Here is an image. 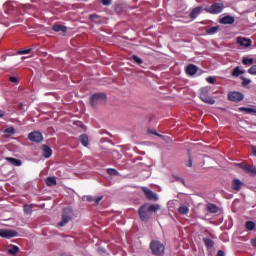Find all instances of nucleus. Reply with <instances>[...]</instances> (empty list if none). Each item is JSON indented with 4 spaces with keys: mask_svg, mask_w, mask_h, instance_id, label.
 Masks as SVG:
<instances>
[{
    "mask_svg": "<svg viewBox=\"0 0 256 256\" xmlns=\"http://www.w3.org/2000/svg\"><path fill=\"white\" fill-rule=\"evenodd\" d=\"M245 73L244 70H241L239 66L233 69L232 71V77H239L240 75H243Z\"/></svg>",
    "mask_w": 256,
    "mask_h": 256,
    "instance_id": "obj_22",
    "label": "nucleus"
},
{
    "mask_svg": "<svg viewBox=\"0 0 256 256\" xmlns=\"http://www.w3.org/2000/svg\"><path fill=\"white\" fill-rule=\"evenodd\" d=\"M223 9H225V4L216 2L210 7H206L204 10L211 15H219V13H223Z\"/></svg>",
    "mask_w": 256,
    "mask_h": 256,
    "instance_id": "obj_6",
    "label": "nucleus"
},
{
    "mask_svg": "<svg viewBox=\"0 0 256 256\" xmlns=\"http://www.w3.org/2000/svg\"><path fill=\"white\" fill-rule=\"evenodd\" d=\"M249 165L248 164H245L242 169L244 170L245 173H247V169H248Z\"/></svg>",
    "mask_w": 256,
    "mask_h": 256,
    "instance_id": "obj_48",
    "label": "nucleus"
},
{
    "mask_svg": "<svg viewBox=\"0 0 256 256\" xmlns=\"http://www.w3.org/2000/svg\"><path fill=\"white\" fill-rule=\"evenodd\" d=\"M239 111L240 113H247L248 115H251L252 113L256 115V108L240 107Z\"/></svg>",
    "mask_w": 256,
    "mask_h": 256,
    "instance_id": "obj_20",
    "label": "nucleus"
},
{
    "mask_svg": "<svg viewBox=\"0 0 256 256\" xmlns=\"http://www.w3.org/2000/svg\"><path fill=\"white\" fill-rule=\"evenodd\" d=\"M216 256H225V251L219 250Z\"/></svg>",
    "mask_w": 256,
    "mask_h": 256,
    "instance_id": "obj_45",
    "label": "nucleus"
},
{
    "mask_svg": "<svg viewBox=\"0 0 256 256\" xmlns=\"http://www.w3.org/2000/svg\"><path fill=\"white\" fill-rule=\"evenodd\" d=\"M251 244L253 245V247H256V238L251 240Z\"/></svg>",
    "mask_w": 256,
    "mask_h": 256,
    "instance_id": "obj_49",
    "label": "nucleus"
},
{
    "mask_svg": "<svg viewBox=\"0 0 256 256\" xmlns=\"http://www.w3.org/2000/svg\"><path fill=\"white\" fill-rule=\"evenodd\" d=\"M46 185L48 187H53V186L57 185V179L55 177L46 178Z\"/></svg>",
    "mask_w": 256,
    "mask_h": 256,
    "instance_id": "obj_23",
    "label": "nucleus"
},
{
    "mask_svg": "<svg viewBox=\"0 0 256 256\" xmlns=\"http://www.w3.org/2000/svg\"><path fill=\"white\" fill-rule=\"evenodd\" d=\"M29 53H31V48L26 50H19L17 55H29Z\"/></svg>",
    "mask_w": 256,
    "mask_h": 256,
    "instance_id": "obj_35",
    "label": "nucleus"
},
{
    "mask_svg": "<svg viewBox=\"0 0 256 256\" xmlns=\"http://www.w3.org/2000/svg\"><path fill=\"white\" fill-rule=\"evenodd\" d=\"M6 161L10 162V164L14 165L15 167H21V165H23V162L17 158L7 157Z\"/></svg>",
    "mask_w": 256,
    "mask_h": 256,
    "instance_id": "obj_17",
    "label": "nucleus"
},
{
    "mask_svg": "<svg viewBox=\"0 0 256 256\" xmlns=\"http://www.w3.org/2000/svg\"><path fill=\"white\" fill-rule=\"evenodd\" d=\"M103 200V196H99L97 198H94L93 205H98Z\"/></svg>",
    "mask_w": 256,
    "mask_h": 256,
    "instance_id": "obj_41",
    "label": "nucleus"
},
{
    "mask_svg": "<svg viewBox=\"0 0 256 256\" xmlns=\"http://www.w3.org/2000/svg\"><path fill=\"white\" fill-rule=\"evenodd\" d=\"M79 141L84 147H89V137L87 134L80 135Z\"/></svg>",
    "mask_w": 256,
    "mask_h": 256,
    "instance_id": "obj_19",
    "label": "nucleus"
},
{
    "mask_svg": "<svg viewBox=\"0 0 256 256\" xmlns=\"http://www.w3.org/2000/svg\"><path fill=\"white\" fill-rule=\"evenodd\" d=\"M207 83H210L211 85H215V78L213 76H209L206 78Z\"/></svg>",
    "mask_w": 256,
    "mask_h": 256,
    "instance_id": "obj_40",
    "label": "nucleus"
},
{
    "mask_svg": "<svg viewBox=\"0 0 256 256\" xmlns=\"http://www.w3.org/2000/svg\"><path fill=\"white\" fill-rule=\"evenodd\" d=\"M107 173L108 175H119V172L115 168H108Z\"/></svg>",
    "mask_w": 256,
    "mask_h": 256,
    "instance_id": "obj_34",
    "label": "nucleus"
},
{
    "mask_svg": "<svg viewBox=\"0 0 256 256\" xmlns=\"http://www.w3.org/2000/svg\"><path fill=\"white\" fill-rule=\"evenodd\" d=\"M142 191L146 198H148L149 201H159V197L157 196V193L151 191V189L147 187H142Z\"/></svg>",
    "mask_w": 256,
    "mask_h": 256,
    "instance_id": "obj_9",
    "label": "nucleus"
},
{
    "mask_svg": "<svg viewBox=\"0 0 256 256\" xmlns=\"http://www.w3.org/2000/svg\"><path fill=\"white\" fill-rule=\"evenodd\" d=\"M105 101H107V94L105 93H96L93 94L90 98V103L92 107H97V105H101Z\"/></svg>",
    "mask_w": 256,
    "mask_h": 256,
    "instance_id": "obj_3",
    "label": "nucleus"
},
{
    "mask_svg": "<svg viewBox=\"0 0 256 256\" xmlns=\"http://www.w3.org/2000/svg\"><path fill=\"white\" fill-rule=\"evenodd\" d=\"M100 2L102 3V5H104L105 7H109V5H111L113 3V0H100Z\"/></svg>",
    "mask_w": 256,
    "mask_h": 256,
    "instance_id": "obj_37",
    "label": "nucleus"
},
{
    "mask_svg": "<svg viewBox=\"0 0 256 256\" xmlns=\"http://www.w3.org/2000/svg\"><path fill=\"white\" fill-rule=\"evenodd\" d=\"M159 209H161V205L159 204L146 203L138 209V215L141 221H149L153 213H157Z\"/></svg>",
    "mask_w": 256,
    "mask_h": 256,
    "instance_id": "obj_1",
    "label": "nucleus"
},
{
    "mask_svg": "<svg viewBox=\"0 0 256 256\" xmlns=\"http://www.w3.org/2000/svg\"><path fill=\"white\" fill-rule=\"evenodd\" d=\"M178 213H180V215H187L189 213V208L187 207V205L182 204L179 208H178Z\"/></svg>",
    "mask_w": 256,
    "mask_h": 256,
    "instance_id": "obj_24",
    "label": "nucleus"
},
{
    "mask_svg": "<svg viewBox=\"0 0 256 256\" xmlns=\"http://www.w3.org/2000/svg\"><path fill=\"white\" fill-rule=\"evenodd\" d=\"M132 59L135 63H137V65H141L143 63V59H141L139 56L137 55H133Z\"/></svg>",
    "mask_w": 256,
    "mask_h": 256,
    "instance_id": "obj_33",
    "label": "nucleus"
},
{
    "mask_svg": "<svg viewBox=\"0 0 256 256\" xmlns=\"http://www.w3.org/2000/svg\"><path fill=\"white\" fill-rule=\"evenodd\" d=\"M153 135H157L158 137H163L161 134H158L157 132H151Z\"/></svg>",
    "mask_w": 256,
    "mask_h": 256,
    "instance_id": "obj_52",
    "label": "nucleus"
},
{
    "mask_svg": "<svg viewBox=\"0 0 256 256\" xmlns=\"http://www.w3.org/2000/svg\"><path fill=\"white\" fill-rule=\"evenodd\" d=\"M83 1H87V0H83Z\"/></svg>",
    "mask_w": 256,
    "mask_h": 256,
    "instance_id": "obj_56",
    "label": "nucleus"
},
{
    "mask_svg": "<svg viewBox=\"0 0 256 256\" xmlns=\"http://www.w3.org/2000/svg\"><path fill=\"white\" fill-rule=\"evenodd\" d=\"M219 23H221V25H233V23H235V17L231 15L224 16L220 19Z\"/></svg>",
    "mask_w": 256,
    "mask_h": 256,
    "instance_id": "obj_11",
    "label": "nucleus"
},
{
    "mask_svg": "<svg viewBox=\"0 0 256 256\" xmlns=\"http://www.w3.org/2000/svg\"><path fill=\"white\" fill-rule=\"evenodd\" d=\"M237 43L238 45H241V47H245L247 49V47H251V39H247L245 37H237Z\"/></svg>",
    "mask_w": 256,
    "mask_h": 256,
    "instance_id": "obj_12",
    "label": "nucleus"
},
{
    "mask_svg": "<svg viewBox=\"0 0 256 256\" xmlns=\"http://www.w3.org/2000/svg\"><path fill=\"white\" fill-rule=\"evenodd\" d=\"M52 31H55V33H67V26L55 24L52 26Z\"/></svg>",
    "mask_w": 256,
    "mask_h": 256,
    "instance_id": "obj_13",
    "label": "nucleus"
},
{
    "mask_svg": "<svg viewBox=\"0 0 256 256\" xmlns=\"http://www.w3.org/2000/svg\"><path fill=\"white\" fill-rule=\"evenodd\" d=\"M242 63L243 65H253L254 60L253 58H243Z\"/></svg>",
    "mask_w": 256,
    "mask_h": 256,
    "instance_id": "obj_31",
    "label": "nucleus"
},
{
    "mask_svg": "<svg viewBox=\"0 0 256 256\" xmlns=\"http://www.w3.org/2000/svg\"><path fill=\"white\" fill-rule=\"evenodd\" d=\"M187 167H193V160L190 158Z\"/></svg>",
    "mask_w": 256,
    "mask_h": 256,
    "instance_id": "obj_46",
    "label": "nucleus"
},
{
    "mask_svg": "<svg viewBox=\"0 0 256 256\" xmlns=\"http://www.w3.org/2000/svg\"><path fill=\"white\" fill-rule=\"evenodd\" d=\"M228 99L229 101H233L234 103H240V101H243V99H245V95H243V93L241 92H230L228 93Z\"/></svg>",
    "mask_w": 256,
    "mask_h": 256,
    "instance_id": "obj_8",
    "label": "nucleus"
},
{
    "mask_svg": "<svg viewBox=\"0 0 256 256\" xmlns=\"http://www.w3.org/2000/svg\"><path fill=\"white\" fill-rule=\"evenodd\" d=\"M245 164L244 163H238L237 164V166L240 168V169H243V166H244Z\"/></svg>",
    "mask_w": 256,
    "mask_h": 256,
    "instance_id": "obj_51",
    "label": "nucleus"
},
{
    "mask_svg": "<svg viewBox=\"0 0 256 256\" xmlns=\"http://www.w3.org/2000/svg\"><path fill=\"white\" fill-rule=\"evenodd\" d=\"M5 8L8 9V11H13V6L9 3L5 4Z\"/></svg>",
    "mask_w": 256,
    "mask_h": 256,
    "instance_id": "obj_43",
    "label": "nucleus"
},
{
    "mask_svg": "<svg viewBox=\"0 0 256 256\" xmlns=\"http://www.w3.org/2000/svg\"><path fill=\"white\" fill-rule=\"evenodd\" d=\"M5 117V112L4 111H0V119Z\"/></svg>",
    "mask_w": 256,
    "mask_h": 256,
    "instance_id": "obj_50",
    "label": "nucleus"
},
{
    "mask_svg": "<svg viewBox=\"0 0 256 256\" xmlns=\"http://www.w3.org/2000/svg\"><path fill=\"white\" fill-rule=\"evenodd\" d=\"M8 253L10 255H17V253H19V247L15 245H10L8 247Z\"/></svg>",
    "mask_w": 256,
    "mask_h": 256,
    "instance_id": "obj_26",
    "label": "nucleus"
},
{
    "mask_svg": "<svg viewBox=\"0 0 256 256\" xmlns=\"http://www.w3.org/2000/svg\"><path fill=\"white\" fill-rule=\"evenodd\" d=\"M5 133H8V135H15V128L9 127L5 130Z\"/></svg>",
    "mask_w": 256,
    "mask_h": 256,
    "instance_id": "obj_39",
    "label": "nucleus"
},
{
    "mask_svg": "<svg viewBox=\"0 0 256 256\" xmlns=\"http://www.w3.org/2000/svg\"><path fill=\"white\" fill-rule=\"evenodd\" d=\"M207 211H209V213H218L219 208L217 207V205L210 203L207 205L206 207Z\"/></svg>",
    "mask_w": 256,
    "mask_h": 256,
    "instance_id": "obj_21",
    "label": "nucleus"
},
{
    "mask_svg": "<svg viewBox=\"0 0 256 256\" xmlns=\"http://www.w3.org/2000/svg\"><path fill=\"white\" fill-rule=\"evenodd\" d=\"M245 227L247 231H253L256 227V224L253 221H247Z\"/></svg>",
    "mask_w": 256,
    "mask_h": 256,
    "instance_id": "obj_28",
    "label": "nucleus"
},
{
    "mask_svg": "<svg viewBox=\"0 0 256 256\" xmlns=\"http://www.w3.org/2000/svg\"><path fill=\"white\" fill-rule=\"evenodd\" d=\"M246 173H248V175H256V167L248 165V169L246 170Z\"/></svg>",
    "mask_w": 256,
    "mask_h": 256,
    "instance_id": "obj_30",
    "label": "nucleus"
},
{
    "mask_svg": "<svg viewBox=\"0 0 256 256\" xmlns=\"http://www.w3.org/2000/svg\"><path fill=\"white\" fill-rule=\"evenodd\" d=\"M18 107H19V109H23V103H20V104L18 105Z\"/></svg>",
    "mask_w": 256,
    "mask_h": 256,
    "instance_id": "obj_53",
    "label": "nucleus"
},
{
    "mask_svg": "<svg viewBox=\"0 0 256 256\" xmlns=\"http://www.w3.org/2000/svg\"><path fill=\"white\" fill-rule=\"evenodd\" d=\"M200 99L207 105H215V99L209 96V87H203L200 89Z\"/></svg>",
    "mask_w": 256,
    "mask_h": 256,
    "instance_id": "obj_4",
    "label": "nucleus"
},
{
    "mask_svg": "<svg viewBox=\"0 0 256 256\" xmlns=\"http://www.w3.org/2000/svg\"><path fill=\"white\" fill-rule=\"evenodd\" d=\"M203 243L207 249H211L213 245H215V242L211 240L210 238H203Z\"/></svg>",
    "mask_w": 256,
    "mask_h": 256,
    "instance_id": "obj_25",
    "label": "nucleus"
},
{
    "mask_svg": "<svg viewBox=\"0 0 256 256\" xmlns=\"http://www.w3.org/2000/svg\"><path fill=\"white\" fill-rule=\"evenodd\" d=\"M251 153L254 157H256V146H252Z\"/></svg>",
    "mask_w": 256,
    "mask_h": 256,
    "instance_id": "obj_44",
    "label": "nucleus"
},
{
    "mask_svg": "<svg viewBox=\"0 0 256 256\" xmlns=\"http://www.w3.org/2000/svg\"><path fill=\"white\" fill-rule=\"evenodd\" d=\"M18 235V231L11 229H0V237L3 239H13V237H17Z\"/></svg>",
    "mask_w": 256,
    "mask_h": 256,
    "instance_id": "obj_7",
    "label": "nucleus"
},
{
    "mask_svg": "<svg viewBox=\"0 0 256 256\" xmlns=\"http://www.w3.org/2000/svg\"><path fill=\"white\" fill-rule=\"evenodd\" d=\"M249 75H256V65H253L248 69Z\"/></svg>",
    "mask_w": 256,
    "mask_h": 256,
    "instance_id": "obj_38",
    "label": "nucleus"
},
{
    "mask_svg": "<svg viewBox=\"0 0 256 256\" xmlns=\"http://www.w3.org/2000/svg\"><path fill=\"white\" fill-rule=\"evenodd\" d=\"M240 79L242 80V85L244 87H247V85H250V83H251V79H247L244 76H241Z\"/></svg>",
    "mask_w": 256,
    "mask_h": 256,
    "instance_id": "obj_32",
    "label": "nucleus"
},
{
    "mask_svg": "<svg viewBox=\"0 0 256 256\" xmlns=\"http://www.w3.org/2000/svg\"><path fill=\"white\" fill-rule=\"evenodd\" d=\"M28 139L34 143H41L43 141V134L39 131H34L28 135Z\"/></svg>",
    "mask_w": 256,
    "mask_h": 256,
    "instance_id": "obj_10",
    "label": "nucleus"
},
{
    "mask_svg": "<svg viewBox=\"0 0 256 256\" xmlns=\"http://www.w3.org/2000/svg\"><path fill=\"white\" fill-rule=\"evenodd\" d=\"M150 249L152 255L164 256L165 255V245L161 241L152 240L150 243Z\"/></svg>",
    "mask_w": 256,
    "mask_h": 256,
    "instance_id": "obj_2",
    "label": "nucleus"
},
{
    "mask_svg": "<svg viewBox=\"0 0 256 256\" xmlns=\"http://www.w3.org/2000/svg\"><path fill=\"white\" fill-rule=\"evenodd\" d=\"M219 31V26H213L206 30L207 35H215Z\"/></svg>",
    "mask_w": 256,
    "mask_h": 256,
    "instance_id": "obj_27",
    "label": "nucleus"
},
{
    "mask_svg": "<svg viewBox=\"0 0 256 256\" xmlns=\"http://www.w3.org/2000/svg\"><path fill=\"white\" fill-rule=\"evenodd\" d=\"M197 66L195 64H189L186 68V73L187 75H195V73H197Z\"/></svg>",
    "mask_w": 256,
    "mask_h": 256,
    "instance_id": "obj_18",
    "label": "nucleus"
},
{
    "mask_svg": "<svg viewBox=\"0 0 256 256\" xmlns=\"http://www.w3.org/2000/svg\"><path fill=\"white\" fill-rule=\"evenodd\" d=\"M97 17H98L97 14H91V15H90V19H91L92 21H93V19H97Z\"/></svg>",
    "mask_w": 256,
    "mask_h": 256,
    "instance_id": "obj_47",
    "label": "nucleus"
},
{
    "mask_svg": "<svg viewBox=\"0 0 256 256\" xmlns=\"http://www.w3.org/2000/svg\"><path fill=\"white\" fill-rule=\"evenodd\" d=\"M9 81H10V83H15V85L19 84V78L15 77V76H10Z\"/></svg>",
    "mask_w": 256,
    "mask_h": 256,
    "instance_id": "obj_36",
    "label": "nucleus"
},
{
    "mask_svg": "<svg viewBox=\"0 0 256 256\" xmlns=\"http://www.w3.org/2000/svg\"><path fill=\"white\" fill-rule=\"evenodd\" d=\"M24 213L25 215H31L33 213V206L29 204L24 205Z\"/></svg>",
    "mask_w": 256,
    "mask_h": 256,
    "instance_id": "obj_29",
    "label": "nucleus"
},
{
    "mask_svg": "<svg viewBox=\"0 0 256 256\" xmlns=\"http://www.w3.org/2000/svg\"><path fill=\"white\" fill-rule=\"evenodd\" d=\"M3 61H5L7 58L2 56Z\"/></svg>",
    "mask_w": 256,
    "mask_h": 256,
    "instance_id": "obj_54",
    "label": "nucleus"
},
{
    "mask_svg": "<svg viewBox=\"0 0 256 256\" xmlns=\"http://www.w3.org/2000/svg\"><path fill=\"white\" fill-rule=\"evenodd\" d=\"M201 11H203V7L201 6L194 8L190 13V19H197L201 15Z\"/></svg>",
    "mask_w": 256,
    "mask_h": 256,
    "instance_id": "obj_15",
    "label": "nucleus"
},
{
    "mask_svg": "<svg viewBox=\"0 0 256 256\" xmlns=\"http://www.w3.org/2000/svg\"><path fill=\"white\" fill-rule=\"evenodd\" d=\"M42 151L43 157H45V159H49V157L53 155V150H51V147H49L48 145H42Z\"/></svg>",
    "mask_w": 256,
    "mask_h": 256,
    "instance_id": "obj_14",
    "label": "nucleus"
},
{
    "mask_svg": "<svg viewBox=\"0 0 256 256\" xmlns=\"http://www.w3.org/2000/svg\"><path fill=\"white\" fill-rule=\"evenodd\" d=\"M86 201H88V203H94L95 198H93V196H86Z\"/></svg>",
    "mask_w": 256,
    "mask_h": 256,
    "instance_id": "obj_42",
    "label": "nucleus"
},
{
    "mask_svg": "<svg viewBox=\"0 0 256 256\" xmlns=\"http://www.w3.org/2000/svg\"><path fill=\"white\" fill-rule=\"evenodd\" d=\"M73 219V209L65 208L62 214V220L58 223V227H65Z\"/></svg>",
    "mask_w": 256,
    "mask_h": 256,
    "instance_id": "obj_5",
    "label": "nucleus"
},
{
    "mask_svg": "<svg viewBox=\"0 0 256 256\" xmlns=\"http://www.w3.org/2000/svg\"><path fill=\"white\" fill-rule=\"evenodd\" d=\"M243 187V182H241V180L239 179H234L232 181V189L234 191H241V188Z\"/></svg>",
    "mask_w": 256,
    "mask_h": 256,
    "instance_id": "obj_16",
    "label": "nucleus"
},
{
    "mask_svg": "<svg viewBox=\"0 0 256 256\" xmlns=\"http://www.w3.org/2000/svg\"><path fill=\"white\" fill-rule=\"evenodd\" d=\"M182 183H183V184H185V181H184V180H182Z\"/></svg>",
    "mask_w": 256,
    "mask_h": 256,
    "instance_id": "obj_55",
    "label": "nucleus"
}]
</instances>
